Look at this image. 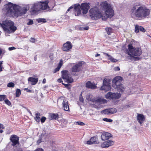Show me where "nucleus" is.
Listing matches in <instances>:
<instances>
[{
  "instance_id": "19",
  "label": "nucleus",
  "mask_w": 151,
  "mask_h": 151,
  "mask_svg": "<svg viewBox=\"0 0 151 151\" xmlns=\"http://www.w3.org/2000/svg\"><path fill=\"white\" fill-rule=\"evenodd\" d=\"M74 11L75 12L76 16H79L81 13L80 5L79 4H76L74 5Z\"/></svg>"
},
{
  "instance_id": "23",
  "label": "nucleus",
  "mask_w": 151,
  "mask_h": 151,
  "mask_svg": "<svg viewBox=\"0 0 151 151\" xmlns=\"http://www.w3.org/2000/svg\"><path fill=\"white\" fill-rule=\"evenodd\" d=\"M80 67H73L72 68L71 74L73 75H77V72L80 70Z\"/></svg>"
},
{
  "instance_id": "49",
  "label": "nucleus",
  "mask_w": 151,
  "mask_h": 151,
  "mask_svg": "<svg viewBox=\"0 0 151 151\" xmlns=\"http://www.w3.org/2000/svg\"><path fill=\"white\" fill-rule=\"evenodd\" d=\"M77 123L78 125L81 126H83L85 125V124L83 122H78Z\"/></svg>"
},
{
  "instance_id": "39",
  "label": "nucleus",
  "mask_w": 151,
  "mask_h": 151,
  "mask_svg": "<svg viewBox=\"0 0 151 151\" xmlns=\"http://www.w3.org/2000/svg\"><path fill=\"white\" fill-rule=\"evenodd\" d=\"M6 96L5 95H0V101L4 100L6 98Z\"/></svg>"
},
{
  "instance_id": "63",
  "label": "nucleus",
  "mask_w": 151,
  "mask_h": 151,
  "mask_svg": "<svg viewBox=\"0 0 151 151\" xmlns=\"http://www.w3.org/2000/svg\"><path fill=\"white\" fill-rule=\"evenodd\" d=\"M100 54H98V53H97L96 54V55H95V57H98V56H100Z\"/></svg>"
},
{
  "instance_id": "32",
  "label": "nucleus",
  "mask_w": 151,
  "mask_h": 151,
  "mask_svg": "<svg viewBox=\"0 0 151 151\" xmlns=\"http://www.w3.org/2000/svg\"><path fill=\"white\" fill-rule=\"evenodd\" d=\"M85 62L83 61H81L79 62L78 63L76 64L75 65L73 66H82L84 65L85 64Z\"/></svg>"
},
{
  "instance_id": "42",
  "label": "nucleus",
  "mask_w": 151,
  "mask_h": 151,
  "mask_svg": "<svg viewBox=\"0 0 151 151\" xmlns=\"http://www.w3.org/2000/svg\"><path fill=\"white\" fill-rule=\"evenodd\" d=\"M61 67H57L53 71V73H55L57 72L58 71Z\"/></svg>"
},
{
  "instance_id": "13",
  "label": "nucleus",
  "mask_w": 151,
  "mask_h": 151,
  "mask_svg": "<svg viewBox=\"0 0 151 151\" xmlns=\"http://www.w3.org/2000/svg\"><path fill=\"white\" fill-rule=\"evenodd\" d=\"M120 97L118 93H117L109 92L106 95V98L109 99H119Z\"/></svg>"
},
{
  "instance_id": "60",
  "label": "nucleus",
  "mask_w": 151,
  "mask_h": 151,
  "mask_svg": "<svg viewBox=\"0 0 151 151\" xmlns=\"http://www.w3.org/2000/svg\"><path fill=\"white\" fill-rule=\"evenodd\" d=\"M46 82V80L45 78H44L42 81V83H45Z\"/></svg>"
},
{
  "instance_id": "18",
  "label": "nucleus",
  "mask_w": 151,
  "mask_h": 151,
  "mask_svg": "<svg viewBox=\"0 0 151 151\" xmlns=\"http://www.w3.org/2000/svg\"><path fill=\"white\" fill-rule=\"evenodd\" d=\"M114 144V141L111 140H109L103 142L101 145L102 148L108 147L111 146Z\"/></svg>"
},
{
  "instance_id": "7",
  "label": "nucleus",
  "mask_w": 151,
  "mask_h": 151,
  "mask_svg": "<svg viewBox=\"0 0 151 151\" xmlns=\"http://www.w3.org/2000/svg\"><path fill=\"white\" fill-rule=\"evenodd\" d=\"M122 78L120 76H117L115 77L112 80V85L113 87L120 92H122L124 91V88L123 85L121 82Z\"/></svg>"
},
{
  "instance_id": "5",
  "label": "nucleus",
  "mask_w": 151,
  "mask_h": 151,
  "mask_svg": "<svg viewBox=\"0 0 151 151\" xmlns=\"http://www.w3.org/2000/svg\"><path fill=\"white\" fill-rule=\"evenodd\" d=\"M89 16L93 20H96L101 18L103 19V16L98 7L94 6L91 8L89 12Z\"/></svg>"
},
{
  "instance_id": "62",
  "label": "nucleus",
  "mask_w": 151,
  "mask_h": 151,
  "mask_svg": "<svg viewBox=\"0 0 151 151\" xmlns=\"http://www.w3.org/2000/svg\"><path fill=\"white\" fill-rule=\"evenodd\" d=\"M29 112V113L30 114L32 115V113L29 110H27Z\"/></svg>"
},
{
  "instance_id": "34",
  "label": "nucleus",
  "mask_w": 151,
  "mask_h": 151,
  "mask_svg": "<svg viewBox=\"0 0 151 151\" xmlns=\"http://www.w3.org/2000/svg\"><path fill=\"white\" fill-rule=\"evenodd\" d=\"M86 98L88 101H91L93 102V99L92 98V96L89 94H88L86 96Z\"/></svg>"
},
{
  "instance_id": "45",
  "label": "nucleus",
  "mask_w": 151,
  "mask_h": 151,
  "mask_svg": "<svg viewBox=\"0 0 151 151\" xmlns=\"http://www.w3.org/2000/svg\"><path fill=\"white\" fill-rule=\"evenodd\" d=\"M6 52L5 50H2L0 48V55H3Z\"/></svg>"
},
{
  "instance_id": "6",
  "label": "nucleus",
  "mask_w": 151,
  "mask_h": 151,
  "mask_svg": "<svg viewBox=\"0 0 151 151\" xmlns=\"http://www.w3.org/2000/svg\"><path fill=\"white\" fill-rule=\"evenodd\" d=\"M99 6L101 8L105 11L107 17L111 18L114 15V10L110 4H108L107 1L101 2Z\"/></svg>"
},
{
  "instance_id": "28",
  "label": "nucleus",
  "mask_w": 151,
  "mask_h": 151,
  "mask_svg": "<svg viewBox=\"0 0 151 151\" xmlns=\"http://www.w3.org/2000/svg\"><path fill=\"white\" fill-rule=\"evenodd\" d=\"M40 113H37L35 114V119L37 122H39L40 121Z\"/></svg>"
},
{
  "instance_id": "1",
  "label": "nucleus",
  "mask_w": 151,
  "mask_h": 151,
  "mask_svg": "<svg viewBox=\"0 0 151 151\" xmlns=\"http://www.w3.org/2000/svg\"><path fill=\"white\" fill-rule=\"evenodd\" d=\"M131 17L135 19L137 18H145L150 14V10L145 5H141L140 3H135L130 9Z\"/></svg>"
},
{
  "instance_id": "54",
  "label": "nucleus",
  "mask_w": 151,
  "mask_h": 151,
  "mask_svg": "<svg viewBox=\"0 0 151 151\" xmlns=\"http://www.w3.org/2000/svg\"><path fill=\"white\" fill-rule=\"evenodd\" d=\"M9 50H14L16 48L14 47H11L9 48Z\"/></svg>"
},
{
  "instance_id": "36",
  "label": "nucleus",
  "mask_w": 151,
  "mask_h": 151,
  "mask_svg": "<svg viewBox=\"0 0 151 151\" xmlns=\"http://www.w3.org/2000/svg\"><path fill=\"white\" fill-rule=\"evenodd\" d=\"M135 32L137 33H138L140 29V26L137 24L135 25Z\"/></svg>"
},
{
  "instance_id": "9",
  "label": "nucleus",
  "mask_w": 151,
  "mask_h": 151,
  "mask_svg": "<svg viewBox=\"0 0 151 151\" xmlns=\"http://www.w3.org/2000/svg\"><path fill=\"white\" fill-rule=\"evenodd\" d=\"M62 77L66 80L68 83H71L73 82V79L70 77L69 72L66 70H63L61 72Z\"/></svg>"
},
{
  "instance_id": "56",
  "label": "nucleus",
  "mask_w": 151,
  "mask_h": 151,
  "mask_svg": "<svg viewBox=\"0 0 151 151\" xmlns=\"http://www.w3.org/2000/svg\"><path fill=\"white\" fill-rule=\"evenodd\" d=\"M35 151H43V150L41 148H39L36 150Z\"/></svg>"
},
{
  "instance_id": "37",
  "label": "nucleus",
  "mask_w": 151,
  "mask_h": 151,
  "mask_svg": "<svg viewBox=\"0 0 151 151\" xmlns=\"http://www.w3.org/2000/svg\"><path fill=\"white\" fill-rule=\"evenodd\" d=\"M101 113L102 114L104 113V114H109V109H105L102 111Z\"/></svg>"
},
{
  "instance_id": "3",
  "label": "nucleus",
  "mask_w": 151,
  "mask_h": 151,
  "mask_svg": "<svg viewBox=\"0 0 151 151\" xmlns=\"http://www.w3.org/2000/svg\"><path fill=\"white\" fill-rule=\"evenodd\" d=\"M127 54L132 58H134L135 60H138L139 58L134 56H139L141 55L142 51L140 47H133L132 43H130L128 45L127 50Z\"/></svg>"
},
{
  "instance_id": "47",
  "label": "nucleus",
  "mask_w": 151,
  "mask_h": 151,
  "mask_svg": "<svg viewBox=\"0 0 151 151\" xmlns=\"http://www.w3.org/2000/svg\"><path fill=\"white\" fill-rule=\"evenodd\" d=\"M63 61L62 59H61L60 61L58 66H62L63 65Z\"/></svg>"
},
{
  "instance_id": "29",
  "label": "nucleus",
  "mask_w": 151,
  "mask_h": 151,
  "mask_svg": "<svg viewBox=\"0 0 151 151\" xmlns=\"http://www.w3.org/2000/svg\"><path fill=\"white\" fill-rule=\"evenodd\" d=\"M109 114H111L116 113L117 111V109L114 108H109Z\"/></svg>"
},
{
  "instance_id": "21",
  "label": "nucleus",
  "mask_w": 151,
  "mask_h": 151,
  "mask_svg": "<svg viewBox=\"0 0 151 151\" xmlns=\"http://www.w3.org/2000/svg\"><path fill=\"white\" fill-rule=\"evenodd\" d=\"M62 104L64 110L66 111H69V108L68 104V101L65 99L63 100Z\"/></svg>"
},
{
  "instance_id": "16",
  "label": "nucleus",
  "mask_w": 151,
  "mask_h": 151,
  "mask_svg": "<svg viewBox=\"0 0 151 151\" xmlns=\"http://www.w3.org/2000/svg\"><path fill=\"white\" fill-rule=\"evenodd\" d=\"M41 10H43L45 12H49L48 5L46 0L40 1Z\"/></svg>"
},
{
  "instance_id": "4",
  "label": "nucleus",
  "mask_w": 151,
  "mask_h": 151,
  "mask_svg": "<svg viewBox=\"0 0 151 151\" xmlns=\"http://www.w3.org/2000/svg\"><path fill=\"white\" fill-rule=\"evenodd\" d=\"M13 22L10 20H6L0 23V26L3 30L8 33L14 32L17 29Z\"/></svg>"
},
{
  "instance_id": "2",
  "label": "nucleus",
  "mask_w": 151,
  "mask_h": 151,
  "mask_svg": "<svg viewBox=\"0 0 151 151\" xmlns=\"http://www.w3.org/2000/svg\"><path fill=\"white\" fill-rule=\"evenodd\" d=\"M17 7L19 6L16 4L9 2L4 5V8L6 12V14L12 17H17L24 15L28 10L27 7H23L19 9Z\"/></svg>"
},
{
  "instance_id": "31",
  "label": "nucleus",
  "mask_w": 151,
  "mask_h": 151,
  "mask_svg": "<svg viewBox=\"0 0 151 151\" xmlns=\"http://www.w3.org/2000/svg\"><path fill=\"white\" fill-rule=\"evenodd\" d=\"M102 101L103 100L100 98H94L93 99V102H95V103H100L102 102Z\"/></svg>"
},
{
  "instance_id": "40",
  "label": "nucleus",
  "mask_w": 151,
  "mask_h": 151,
  "mask_svg": "<svg viewBox=\"0 0 151 151\" xmlns=\"http://www.w3.org/2000/svg\"><path fill=\"white\" fill-rule=\"evenodd\" d=\"M103 120L104 121L106 122H112V120L109 119L107 118H104L103 119Z\"/></svg>"
},
{
  "instance_id": "59",
  "label": "nucleus",
  "mask_w": 151,
  "mask_h": 151,
  "mask_svg": "<svg viewBox=\"0 0 151 151\" xmlns=\"http://www.w3.org/2000/svg\"><path fill=\"white\" fill-rule=\"evenodd\" d=\"M115 70H116L117 71H119L120 70V69L119 67H116L115 68Z\"/></svg>"
},
{
  "instance_id": "8",
  "label": "nucleus",
  "mask_w": 151,
  "mask_h": 151,
  "mask_svg": "<svg viewBox=\"0 0 151 151\" xmlns=\"http://www.w3.org/2000/svg\"><path fill=\"white\" fill-rule=\"evenodd\" d=\"M111 78H109L106 77L104 78L103 81V85L101 87V90H104L105 91H107L111 90Z\"/></svg>"
},
{
  "instance_id": "35",
  "label": "nucleus",
  "mask_w": 151,
  "mask_h": 151,
  "mask_svg": "<svg viewBox=\"0 0 151 151\" xmlns=\"http://www.w3.org/2000/svg\"><path fill=\"white\" fill-rule=\"evenodd\" d=\"M21 94V90L19 89H17L16 92V96L17 97H19Z\"/></svg>"
},
{
  "instance_id": "44",
  "label": "nucleus",
  "mask_w": 151,
  "mask_h": 151,
  "mask_svg": "<svg viewBox=\"0 0 151 151\" xmlns=\"http://www.w3.org/2000/svg\"><path fill=\"white\" fill-rule=\"evenodd\" d=\"M54 54L53 53H50L49 55V58L51 60L54 59Z\"/></svg>"
},
{
  "instance_id": "46",
  "label": "nucleus",
  "mask_w": 151,
  "mask_h": 151,
  "mask_svg": "<svg viewBox=\"0 0 151 151\" xmlns=\"http://www.w3.org/2000/svg\"><path fill=\"white\" fill-rule=\"evenodd\" d=\"M46 119V118L44 116L42 117L41 119H40V120L42 123L44 122Z\"/></svg>"
},
{
  "instance_id": "43",
  "label": "nucleus",
  "mask_w": 151,
  "mask_h": 151,
  "mask_svg": "<svg viewBox=\"0 0 151 151\" xmlns=\"http://www.w3.org/2000/svg\"><path fill=\"white\" fill-rule=\"evenodd\" d=\"M139 30L143 32H145V29L142 26H140Z\"/></svg>"
},
{
  "instance_id": "64",
  "label": "nucleus",
  "mask_w": 151,
  "mask_h": 151,
  "mask_svg": "<svg viewBox=\"0 0 151 151\" xmlns=\"http://www.w3.org/2000/svg\"><path fill=\"white\" fill-rule=\"evenodd\" d=\"M2 64V61H1L0 62V66H1Z\"/></svg>"
},
{
  "instance_id": "50",
  "label": "nucleus",
  "mask_w": 151,
  "mask_h": 151,
  "mask_svg": "<svg viewBox=\"0 0 151 151\" xmlns=\"http://www.w3.org/2000/svg\"><path fill=\"white\" fill-rule=\"evenodd\" d=\"M79 100L80 101L82 102H83L84 101V99L83 97L82 96V94H81V96L79 97Z\"/></svg>"
},
{
  "instance_id": "14",
  "label": "nucleus",
  "mask_w": 151,
  "mask_h": 151,
  "mask_svg": "<svg viewBox=\"0 0 151 151\" xmlns=\"http://www.w3.org/2000/svg\"><path fill=\"white\" fill-rule=\"evenodd\" d=\"M19 137L17 135L13 134L10 137V140L12 144V146H15L17 144H19Z\"/></svg>"
},
{
  "instance_id": "48",
  "label": "nucleus",
  "mask_w": 151,
  "mask_h": 151,
  "mask_svg": "<svg viewBox=\"0 0 151 151\" xmlns=\"http://www.w3.org/2000/svg\"><path fill=\"white\" fill-rule=\"evenodd\" d=\"M33 24V22L32 20L30 19L29 21L27 23V24L28 25H31Z\"/></svg>"
},
{
  "instance_id": "24",
  "label": "nucleus",
  "mask_w": 151,
  "mask_h": 151,
  "mask_svg": "<svg viewBox=\"0 0 151 151\" xmlns=\"http://www.w3.org/2000/svg\"><path fill=\"white\" fill-rule=\"evenodd\" d=\"M28 81L31 82V84L34 85L37 82L38 79L37 78L30 77L28 78Z\"/></svg>"
},
{
  "instance_id": "26",
  "label": "nucleus",
  "mask_w": 151,
  "mask_h": 151,
  "mask_svg": "<svg viewBox=\"0 0 151 151\" xmlns=\"http://www.w3.org/2000/svg\"><path fill=\"white\" fill-rule=\"evenodd\" d=\"M59 115L58 114L51 113L49 115V117L51 119H57L58 118Z\"/></svg>"
},
{
  "instance_id": "61",
  "label": "nucleus",
  "mask_w": 151,
  "mask_h": 151,
  "mask_svg": "<svg viewBox=\"0 0 151 151\" xmlns=\"http://www.w3.org/2000/svg\"><path fill=\"white\" fill-rule=\"evenodd\" d=\"M62 84L63 85L65 86V87H67L68 86V84H64L63 83H62Z\"/></svg>"
},
{
  "instance_id": "15",
  "label": "nucleus",
  "mask_w": 151,
  "mask_h": 151,
  "mask_svg": "<svg viewBox=\"0 0 151 151\" xmlns=\"http://www.w3.org/2000/svg\"><path fill=\"white\" fill-rule=\"evenodd\" d=\"M48 5V11L50 12L55 5V0H46Z\"/></svg>"
},
{
  "instance_id": "51",
  "label": "nucleus",
  "mask_w": 151,
  "mask_h": 151,
  "mask_svg": "<svg viewBox=\"0 0 151 151\" xmlns=\"http://www.w3.org/2000/svg\"><path fill=\"white\" fill-rule=\"evenodd\" d=\"M4 129V125L1 124L0 123V129Z\"/></svg>"
},
{
  "instance_id": "11",
  "label": "nucleus",
  "mask_w": 151,
  "mask_h": 151,
  "mask_svg": "<svg viewBox=\"0 0 151 151\" xmlns=\"http://www.w3.org/2000/svg\"><path fill=\"white\" fill-rule=\"evenodd\" d=\"M30 10V12L33 13H35L41 10L40 2L33 4Z\"/></svg>"
},
{
  "instance_id": "57",
  "label": "nucleus",
  "mask_w": 151,
  "mask_h": 151,
  "mask_svg": "<svg viewBox=\"0 0 151 151\" xmlns=\"http://www.w3.org/2000/svg\"><path fill=\"white\" fill-rule=\"evenodd\" d=\"M42 142L41 141V139L40 138L37 141V144H39L40 142Z\"/></svg>"
},
{
  "instance_id": "33",
  "label": "nucleus",
  "mask_w": 151,
  "mask_h": 151,
  "mask_svg": "<svg viewBox=\"0 0 151 151\" xmlns=\"http://www.w3.org/2000/svg\"><path fill=\"white\" fill-rule=\"evenodd\" d=\"M37 21L39 23L41 22L45 23L47 22L46 19L44 18L38 19L37 20Z\"/></svg>"
},
{
  "instance_id": "10",
  "label": "nucleus",
  "mask_w": 151,
  "mask_h": 151,
  "mask_svg": "<svg viewBox=\"0 0 151 151\" xmlns=\"http://www.w3.org/2000/svg\"><path fill=\"white\" fill-rule=\"evenodd\" d=\"M90 7V3H83L80 5V7L83 14H86Z\"/></svg>"
},
{
  "instance_id": "12",
  "label": "nucleus",
  "mask_w": 151,
  "mask_h": 151,
  "mask_svg": "<svg viewBox=\"0 0 151 151\" xmlns=\"http://www.w3.org/2000/svg\"><path fill=\"white\" fill-rule=\"evenodd\" d=\"M73 45L71 42L67 41L63 44L62 50L65 52H69L72 48Z\"/></svg>"
},
{
  "instance_id": "20",
  "label": "nucleus",
  "mask_w": 151,
  "mask_h": 151,
  "mask_svg": "<svg viewBox=\"0 0 151 151\" xmlns=\"http://www.w3.org/2000/svg\"><path fill=\"white\" fill-rule=\"evenodd\" d=\"M137 119L140 124H141L145 120L144 116L141 114H138L137 117Z\"/></svg>"
},
{
  "instance_id": "55",
  "label": "nucleus",
  "mask_w": 151,
  "mask_h": 151,
  "mask_svg": "<svg viewBox=\"0 0 151 151\" xmlns=\"http://www.w3.org/2000/svg\"><path fill=\"white\" fill-rule=\"evenodd\" d=\"M57 81L59 83H63V81L62 80L61 78H59V79H58V80Z\"/></svg>"
},
{
  "instance_id": "27",
  "label": "nucleus",
  "mask_w": 151,
  "mask_h": 151,
  "mask_svg": "<svg viewBox=\"0 0 151 151\" xmlns=\"http://www.w3.org/2000/svg\"><path fill=\"white\" fill-rule=\"evenodd\" d=\"M103 53L104 55L109 57V60H110L112 62L115 63L117 62V60L114 58L113 57L111 56L110 55L108 54V53L104 52Z\"/></svg>"
},
{
  "instance_id": "53",
  "label": "nucleus",
  "mask_w": 151,
  "mask_h": 151,
  "mask_svg": "<svg viewBox=\"0 0 151 151\" xmlns=\"http://www.w3.org/2000/svg\"><path fill=\"white\" fill-rule=\"evenodd\" d=\"M74 7L73 6H70L69 8L68 9L67 12H69L70 10L72 9H73V8Z\"/></svg>"
},
{
  "instance_id": "41",
  "label": "nucleus",
  "mask_w": 151,
  "mask_h": 151,
  "mask_svg": "<svg viewBox=\"0 0 151 151\" xmlns=\"http://www.w3.org/2000/svg\"><path fill=\"white\" fill-rule=\"evenodd\" d=\"M5 103L9 106H10L11 104V102L7 99H6L4 100Z\"/></svg>"
},
{
  "instance_id": "22",
  "label": "nucleus",
  "mask_w": 151,
  "mask_h": 151,
  "mask_svg": "<svg viewBox=\"0 0 151 151\" xmlns=\"http://www.w3.org/2000/svg\"><path fill=\"white\" fill-rule=\"evenodd\" d=\"M97 139L96 136L92 137L87 142V144L90 145L93 143L97 144L98 143L96 141Z\"/></svg>"
},
{
  "instance_id": "17",
  "label": "nucleus",
  "mask_w": 151,
  "mask_h": 151,
  "mask_svg": "<svg viewBox=\"0 0 151 151\" xmlns=\"http://www.w3.org/2000/svg\"><path fill=\"white\" fill-rule=\"evenodd\" d=\"M111 134L109 133L104 132L101 136V138L103 141L109 139L112 137Z\"/></svg>"
},
{
  "instance_id": "30",
  "label": "nucleus",
  "mask_w": 151,
  "mask_h": 151,
  "mask_svg": "<svg viewBox=\"0 0 151 151\" xmlns=\"http://www.w3.org/2000/svg\"><path fill=\"white\" fill-rule=\"evenodd\" d=\"M105 30L108 35H111V33L112 32V29L111 27H106Z\"/></svg>"
},
{
  "instance_id": "58",
  "label": "nucleus",
  "mask_w": 151,
  "mask_h": 151,
  "mask_svg": "<svg viewBox=\"0 0 151 151\" xmlns=\"http://www.w3.org/2000/svg\"><path fill=\"white\" fill-rule=\"evenodd\" d=\"M83 29L85 30H87L89 29V27L88 26H87L86 27H84Z\"/></svg>"
},
{
  "instance_id": "25",
  "label": "nucleus",
  "mask_w": 151,
  "mask_h": 151,
  "mask_svg": "<svg viewBox=\"0 0 151 151\" xmlns=\"http://www.w3.org/2000/svg\"><path fill=\"white\" fill-rule=\"evenodd\" d=\"M86 87L88 88H91L93 89H95L96 87V86L95 85L93 84L89 81L86 83Z\"/></svg>"
},
{
  "instance_id": "38",
  "label": "nucleus",
  "mask_w": 151,
  "mask_h": 151,
  "mask_svg": "<svg viewBox=\"0 0 151 151\" xmlns=\"http://www.w3.org/2000/svg\"><path fill=\"white\" fill-rule=\"evenodd\" d=\"M14 84L12 82L8 83L7 85V86L9 88L14 87Z\"/></svg>"
},
{
  "instance_id": "52",
  "label": "nucleus",
  "mask_w": 151,
  "mask_h": 151,
  "mask_svg": "<svg viewBox=\"0 0 151 151\" xmlns=\"http://www.w3.org/2000/svg\"><path fill=\"white\" fill-rule=\"evenodd\" d=\"M30 41L32 42H35V39L34 38L32 37L30 39Z\"/></svg>"
}]
</instances>
